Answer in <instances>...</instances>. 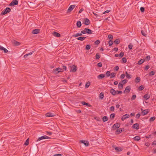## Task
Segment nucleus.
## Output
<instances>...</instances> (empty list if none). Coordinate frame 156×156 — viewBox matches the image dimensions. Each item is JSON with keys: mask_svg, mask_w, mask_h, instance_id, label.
<instances>
[{"mask_svg": "<svg viewBox=\"0 0 156 156\" xmlns=\"http://www.w3.org/2000/svg\"><path fill=\"white\" fill-rule=\"evenodd\" d=\"M145 59L147 60V61H149L150 60V57L149 55H147V56L146 57V58H145Z\"/></svg>", "mask_w": 156, "mask_h": 156, "instance_id": "obj_56", "label": "nucleus"}, {"mask_svg": "<svg viewBox=\"0 0 156 156\" xmlns=\"http://www.w3.org/2000/svg\"><path fill=\"white\" fill-rule=\"evenodd\" d=\"M118 87L120 89H122L123 87V84L121 82H120L118 84Z\"/></svg>", "mask_w": 156, "mask_h": 156, "instance_id": "obj_24", "label": "nucleus"}, {"mask_svg": "<svg viewBox=\"0 0 156 156\" xmlns=\"http://www.w3.org/2000/svg\"><path fill=\"white\" fill-rule=\"evenodd\" d=\"M81 103V104L83 105H86L88 107H91V106H92L90 105L88 103H87L84 101H82Z\"/></svg>", "mask_w": 156, "mask_h": 156, "instance_id": "obj_15", "label": "nucleus"}, {"mask_svg": "<svg viewBox=\"0 0 156 156\" xmlns=\"http://www.w3.org/2000/svg\"><path fill=\"white\" fill-rule=\"evenodd\" d=\"M86 31L85 30V28L84 29V30H83L81 32V33H82V34H85L87 33H86Z\"/></svg>", "mask_w": 156, "mask_h": 156, "instance_id": "obj_58", "label": "nucleus"}, {"mask_svg": "<svg viewBox=\"0 0 156 156\" xmlns=\"http://www.w3.org/2000/svg\"><path fill=\"white\" fill-rule=\"evenodd\" d=\"M144 89V87L143 86L141 85L139 87H138V89L140 91H141L143 90Z\"/></svg>", "mask_w": 156, "mask_h": 156, "instance_id": "obj_41", "label": "nucleus"}, {"mask_svg": "<svg viewBox=\"0 0 156 156\" xmlns=\"http://www.w3.org/2000/svg\"><path fill=\"white\" fill-rule=\"evenodd\" d=\"M62 154H54L53 156H62Z\"/></svg>", "mask_w": 156, "mask_h": 156, "instance_id": "obj_64", "label": "nucleus"}, {"mask_svg": "<svg viewBox=\"0 0 156 156\" xmlns=\"http://www.w3.org/2000/svg\"><path fill=\"white\" fill-rule=\"evenodd\" d=\"M103 120L104 122H105L107 120V117L106 116H105L103 118Z\"/></svg>", "mask_w": 156, "mask_h": 156, "instance_id": "obj_52", "label": "nucleus"}, {"mask_svg": "<svg viewBox=\"0 0 156 156\" xmlns=\"http://www.w3.org/2000/svg\"><path fill=\"white\" fill-rule=\"evenodd\" d=\"M13 43L16 46L19 45L20 44V43L19 42H18L16 41H14Z\"/></svg>", "mask_w": 156, "mask_h": 156, "instance_id": "obj_27", "label": "nucleus"}, {"mask_svg": "<svg viewBox=\"0 0 156 156\" xmlns=\"http://www.w3.org/2000/svg\"><path fill=\"white\" fill-rule=\"evenodd\" d=\"M119 67L118 66H116L115 68V71H118L119 69Z\"/></svg>", "mask_w": 156, "mask_h": 156, "instance_id": "obj_62", "label": "nucleus"}, {"mask_svg": "<svg viewBox=\"0 0 156 156\" xmlns=\"http://www.w3.org/2000/svg\"><path fill=\"white\" fill-rule=\"evenodd\" d=\"M76 25L78 28L80 27L82 25L81 22L80 21H77L76 23Z\"/></svg>", "mask_w": 156, "mask_h": 156, "instance_id": "obj_23", "label": "nucleus"}, {"mask_svg": "<svg viewBox=\"0 0 156 156\" xmlns=\"http://www.w3.org/2000/svg\"><path fill=\"white\" fill-rule=\"evenodd\" d=\"M136 97V95L135 94L133 95L131 98V100H133L135 99Z\"/></svg>", "mask_w": 156, "mask_h": 156, "instance_id": "obj_51", "label": "nucleus"}, {"mask_svg": "<svg viewBox=\"0 0 156 156\" xmlns=\"http://www.w3.org/2000/svg\"><path fill=\"white\" fill-rule=\"evenodd\" d=\"M29 144V138H28L26 140L24 144V145H28Z\"/></svg>", "mask_w": 156, "mask_h": 156, "instance_id": "obj_39", "label": "nucleus"}, {"mask_svg": "<svg viewBox=\"0 0 156 156\" xmlns=\"http://www.w3.org/2000/svg\"><path fill=\"white\" fill-rule=\"evenodd\" d=\"M76 5H71L67 11V13L70 12L75 7Z\"/></svg>", "mask_w": 156, "mask_h": 156, "instance_id": "obj_4", "label": "nucleus"}, {"mask_svg": "<svg viewBox=\"0 0 156 156\" xmlns=\"http://www.w3.org/2000/svg\"><path fill=\"white\" fill-rule=\"evenodd\" d=\"M155 119V117L154 116L151 117L149 119V121L150 122L153 121Z\"/></svg>", "mask_w": 156, "mask_h": 156, "instance_id": "obj_38", "label": "nucleus"}, {"mask_svg": "<svg viewBox=\"0 0 156 156\" xmlns=\"http://www.w3.org/2000/svg\"><path fill=\"white\" fill-rule=\"evenodd\" d=\"M129 117V115L126 114L124 115L122 118V120L124 121L125 119L127 118H128Z\"/></svg>", "mask_w": 156, "mask_h": 156, "instance_id": "obj_6", "label": "nucleus"}, {"mask_svg": "<svg viewBox=\"0 0 156 156\" xmlns=\"http://www.w3.org/2000/svg\"><path fill=\"white\" fill-rule=\"evenodd\" d=\"M90 83L89 82H87L85 85V87L86 88H87L90 85Z\"/></svg>", "mask_w": 156, "mask_h": 156, "instance_id": "obj_42", "label": "nucleus"}, {"mask_svg": "<svg viewBox=\"0 0 156 156\" xmlns=\"http://www.w3.org/2000/svg\"><path fill=\"white\" fill-rule=\"evenodd\" d=\"M90 46L89 44L87 45L85 48V49L87 50H88L89 49H90Z\"/></svg>", "mask_w": 156, "mask_h": 156, "instance_id": "obj_40", "label": "nucleus"}, {"mask_svg": "<svg viewBox=\"0 0 156 156\" xmlns=\"http://www.w3.org/2000/svg\"><path fill=\"white\" fill-rule=\"evenodd\" d=\"M82 35V33H77L76 34H74L73 35V37H76L78 36H81Z\"/></svg>", "mask_w": 156, "mask_h": 156, "instance_id": "obj_26", "label": "nucleus"}, {"mask_svg": "<svg viewBox=\"0 0 156 156\" xmlns=\"http://www.w3.org/2000/svg\"><path fill=\"white\" fill-rule=\"evenodd\" d=\"M108 43L109 46H111L113 44V41L111 40H110L109 41Z\"/></svg>", "mask_w": 156, "mask_h": 156, "instance_id": "obj_44", "label": "nucleus"}, {"mask_svg": "<svg viewBox=\"0 0 156 156\" xmlns=\"http://www.w3.org/2000/svg\"><path fill=\"white\" fill-rule=\"evenodd\" d=\"M132 128L133 129H139V124L137 123L134 124L133 125Z\"/></svg>", "mask_w": 156, "mask_h": 156, "instance_id": "obj_8", "label": "nucleus"}, {"mask_svg": "<svg viewBox=\"0 0 156 156\" xmlns=\"http://www.w3.org/2000/svg\"><path fill=\"white\" fill-rule=\"evenodd\" d=\"M141 110L142 111V113L143 114V115H144L147 114L149 112L148 111V109H145L144 110H143V109L141 108Z\"/></svg>", "mask_w": 156, "mask_h": 156, "instance_id": "obj_10", "label": "nucleus"}, {"mask_svg": "<svg viewBox=\"0 0 156 156\" xmlns=\"http://www.w3.org/2000/svg\"><path fill=\"white\" fill-rule=\"evenodd\" d=\"M77 70V67L76 66L74 65L71 68L70 71L72 72H75Z\"/></svg>", "mask_w": 156, "mask_h": 156, "instance_id": "obj_7", "label": "nucleus"}, {"mask_svg": "<svg viewBox=\"0 0 156 156\" xmlns=\"http://www.w3.org/2000/svg\"><path fill=\"white\" fill-rule=\"evenodd\" d=\"M40 30L39 29H35L34 30L32 31V33L34 34H38Z\"/></svg>", "mask_w": 156, "mask_h": 156, "instance_id": "obj_12", "label": "nucleus"}, {"mask_svg": "<svg viewBox=\"0 0 156 156\" xmlns=\"http://www.w3.org/2000/svg\"><path fill=\"white\" fill-rule=\"evenodd\" d=\"M105 75L104 74H101L98 76V78L100 79H102L105 77Z\"/></svg>", "mask_w": 156, "mask_h": 156, "instance_id": "obj_31", "label": "nucleus"}, {"mask_svg": "<svg viewBox=\"0 0 156 156\" xmlns=\"http://www.w3.org/2000/svg\"><path fill=\"white\" fill-rule=\"evenodd\" d=\"M140 116V113L137 114L136 115V118L139 119Z\"/></svg>", "mask_w": 156, "mask_h": 156, "instance_id": "obj_63", "label": "nucleus"}, {"mask_svg": "<svg viewBox=\"0 0 156 156\" xmlns=\"http://www.w3.org/2000/svg\"><path fill=\"white\" fill-rule=\"evenodd\" d=\"M120 127V125L118 123H116L114 124L113 126V127L114 128H119Z\"/></svg>", "mask_w": 156, "mask_h": 156, "instance_id": "obj_33", "label": "nucleus"}, {"mask_svg": "<svg viewBox=\"0 0 156 156\" xmlns=\"http://www.w3.org/2000/svg\"><path fill=\"white\" fill-rule=\"evenodd\" d=\"M18 4V2L17 0H13L9 4L10 6H14L17 5Z\"/></svg>", "mask_w": 156, "mask_h": 156, "instance_id": "obj_3", "label": "nucleus"}, {"mask_svg": "<svg viewBox=\"0 0 156 156\" xmlns=\"http://www.w3.org/2000/svg\"><path fill=\"white\" fill-rule=\"evenodd\" d=\"M111 93L113 95H115L116 94V91H115L114 89H112L110 91Z\"/></svg>", "mask_w": 156, "mask_h": 156, "instance_id": "obj_16", "label": "nucleus"}, {"mask_svg": "<svg viewBox=\"0 0 156 156\" xmlns=\"http://www.w3.org/2000/svg\"><path fill=\"white\" fill-rule=\"evenodd\" d=\"M133 139L135 141H138L140 139V138L139 136H136L133 138Z\"/></svg>", "mask_w": 156, "mask_h": 156, "instance_id": "obj_25", "label": "nucleus"}, {"mask_svg": "<svg viewBox=\"0 0 156 156\" xmlns=\"http://www.w3.org/2000/svg\"><path fill=\"white\" fill-rule=\"evenodd\" d=\"M115 150L117 152L121 151H122V149L119 147H115Z\"/></svg>", "mask_w": 156, "mask_h": 156, "instance_id": "obj_34", "label": "nucleus"}, {"mask_svg": "<svg viewBox=\"0 0 156 156\" xmlns=\"http://www.w3.org/2000/svg\"><path fill=\"white\" fill-rule=\"evenodd\" d=\"M86 38V37H78L77 39V40L81 41H83Z\"/></svg>", "mask_w": 156, "mask_h": 156, "instance_id": "obj_22", "label": "nucleus"}, {"mask_svg": "<svg viewBox=\"0 0 156 156\" xmlns=\"http://www.w3.org/2000/svg\"><path fill=\"white\" fill-rule=\"evenodd\" d=\"M46 116L47 117H51L55 116L54 115L52 114V113L50 112H48L46 114Z\"/></svg>", "mask_w": 156, "mask_h": 156, "instance_id": "obj_20", "label": "nucleus"}, {"mask_svg": "<svg viewBox=\"0 0 156 156\" xmlns=\"http://www.w3.org/2000/svg\"><path fill=\"white\" fill-rule=\"evenodd\" d=\"M132 47H133V45L132 44H130L128 45V48H129V50L131 49L132 48Z\"/></svg>", "mask_w": 156, "mask_h": 156, "instance_id": "obj_55", "label": "nucleus"}, {"mask_svg": "<svg viewBox=\"0 0 156 156\" xmlns=\"http://www.w3.org/2000/svg\"><path fill=\"white\" fill-rule=\"evenodd\" d=\"M115 115V114L114 113H112L110 115V118L111 119H113Z\"/></svg>", "mask_w": 156, "mask_h": 156, "instance_id": "obj_36", "label": "nucleus"}, {"mask_svg": "<svg viewBox=\"0 0 156 156\" xmlns=\"http://www.w3.org/2000/svg\"><path fill=\"white\" fill-rule=\"evenodd\" d=\"M48 138H50V137L48 136H47L46 135H45L44 136H42L41 137H39L38 138V139L37 140V141H40L42 139H48Z\"/></svg>", "mask_w": 156, "mask_h": 156, "instance_id": "obj_5", "label": "nucleus"}, {"mask_svg": "<svg viewBox=\"0 0 156 156\" xmlns=\"http://www.w3.org/2000/svg\"><path fill=\"white\" fill-rule=\"evenodd\" d=\"M149 68H150V66H149L147 65V66H146L144 68V69L145 70H147Z\"/></svg>", "mask_w": 156, "mask_h": 156, "instance_id": "obj_59", "label": "nucleus"}, {"mask_svg": "<svg viewBox=\"0 0 156 156\" xmlns=\"http://www.w3.org/2000/svg\"><path fill=\"white\" fill-rule=\"evenodd\" d=\"M110 110L111 111H114V107L113 106H111L110 108Z\"/></svg>", "mask_w": 156, "mask_h": 156, "instance_id": "obj_57", "label": "nucleus"}, {"mask_svg": "<svg viewBox=\"0 0 156 156\" xmlns=\"http://www.w3.org/2000/svg\"><path fill=\"white\" fill-rule=\"evenodd\" d=\"M114 42L116 44H118L120 43V41L119 39H117L115 40Z\"/></svg>", "mask_w": 156, "mask_h": 156, "instance_id": "obj_32", "label": "nucleus"}, {"mask_svg": "<svg viewBox=\"0 0 156 156\" xmlns=\"http://www.w3.org/2000/svg\"><path fill=\"white\" fill-rule=\"evenodd\" d=\"M122 60L123 63H125L127 61L126 58L125 57L123 58L122 59Z\"/></svg>", "mask_w": 156, "mask_h": 156, "instance_id": "obj_37", "label": "nucleus"}, {"mask_svg": "<svg viewBox=\"0 0 156 156\" xmlns=\"http://www.w3.org/2000/svg\"><path fill=\"white\" fill-rule=\"evenodd\" d=\"M53 34L55 36L57 37H60L61 36L60 34L56 32H54L53 33Z\"/></svg>", "mask_w": 156, "mask_h": 156, "instance_id": "obj_19", "label": "nucleus"}, {"mask_svg": "<svg viewBox=\"0 0 156 156\" xmlns=\"http://www.w3.org/2000/svg\"><path fill=\"white\" fill-rule=\"evenodd\" d=\"M126 78H127L130 79L131 78V76L127 72H126Z\"/></svg>", "mask_w": 156, "mask_h": 156, "instance_id": "obj_30", "label": "nucleus"}, {"mask_svg": "<svg viewBox=\"0 0 156 156\" xmlns=\"http://www.w3.org/2000/svg\"><path fill=\"white\" fill-rule=\"evenodd\" d=\"M150 95H149V94H145L144 96V98L146 100H147L148 99L150 98Z\"/></svg>", "mask_w": 156, "mask_h": 156, "instance_id": "obj_21", "label": "nucleus"}, {"mask_svg": "<svg viewBox=\"0 0 156 156\" xmlns=\"http://www.w3.org/2000/svg\"><path fill=\"white\" fill-rule=\"evenodd\" d=\"M113 36L111 34H109L108 35V38L109 39L112 40L113 39Z\"/></svg>", "mask_w": 156, "mask_h": 156, "instance_id": "obj_48", "label": "nucleus"}, {"mask_svg": "<svg viewBox=\"0 0 156 156\" xmlns=\"http://www.w3.org/2000/svg\"><path fill=\"white\" fill-rule=\"evenodd\" d=\"M131 90L130 87L129 86L126 87L125 88L124 92H126L127 93H129Z\"/></svg>", "mask_w": 156, "mask_h": 156, "instance_id": "obj_18", "label": "nucleus"}, {"mask_svg": "<svg viewBox=\"0 0 156 156\" xmlns=\"http://www.w3.org/2000/svg\"><path fill=\"white\" fill-rule=\"evenodd\" d=\"M123 130H122L121 128L118 129L116 131L115 134H118L122 132Z\"/></svg>", "mask_w": 156, "mask_h": 156, "instance_id": "obj_17", "label": "nucleus"}, {"mask_svg": "<svg viewBox=\"0 0 156 156\" xmlns=\"http://www.w3.org/2000/svg\"><path fill=\"white\" fill-rule=\"evenodd\" d=\"M63 70L62 68L58 67L55 69H54L53 70V72L55 74H57L58 73L63 72Z\"/></svg>", "mask_w": 156, "mask_h": 156, "instance_id": "obj_2", "label": "nucleus"}, {"mask_svg": "<svg viewBox=\"0 0 156 156\" xmlns=\"http://www.w3.org/2000/svg\"><path fill=\"white\" fill-rule=\"evenodd\" d=\"M95 57H96V59H99L100 57V56L99 55V53H97L96 54Z\"/></svg>", "mask_w": 156, "mask_h": 156, "instance_id": "obj_47", "label": "nucleus"}, {"mask_svg": "<svg viewBox=\"0 0 156 156\" xmlns=\"http://www.w3.org/2000/svg\"><path fill=\"white\" fill-rule=\"evenodd\" d=\"M145 10L144 8V7H141L140 8V10L141 12H144Z\"/></svg>", "mask_w": 156, "mask_h": 156, "instance_id": "obj_53", "label": "nucleus"}, {"mask_svg": "<svg viewBox=\"0 0 156 156\" xmlns=\"http://www.w3.org/2000/svg\"><path fill=\"white\" fill-rule=\"evenodd\" d=\"M97 65L99 67H101L102 66V64L101 62H100L98 63Z\"/></svg>", "mask_w": 156, "mask_h": 156, "instance_id": "obj_60", "label": "nucleus"}, {"mask_svg": "<svg viewBox=\"0 0 156 156\" xmlns=\"http://www.w3.org/2000/svg\"><path fill=\"white\" fill-rule=\"evenodd\" d=\"M140 80V78L139 77H137L135 79V82L136 83L139 82Z\"/></svg>", "mask_w": 156, "mask_h": 156, "instance_id": "obj_29", "label": "nucleus"}, {"mask_svg": "<svg viewBox=\"0 0 156 156\" xmlns=\"http://www.w3.org/2000/svg\"><path fill=\"white\" fill-rule=\"evenodd\" d=\"M124 52H121L120 53L119 55V56L120 57V58H122V57H123L124 55Z\"/></svg>", "mask_w": 156, "mask_h": 156, "instance_id": "obj_49", "label": "nucleus"}, {"mask_svg": "<svg viewBox=\"0 0 156 156\" xmlns=\"http://www.w3.org/2000/svg\"><path fill=\"white\" fill-rule=\"evenodd\" d=\"M141 33L145 37H146L147 35L146 34V33L144 30H141Z\"/></svg>", "mask_w": 156, "mask_h": 156, "instance_id": "obj_50", "label": "nucleus"}, {"mask_svg": "<svg viewBox=\"0 0 156 156\" xmlns=\"http://www.w3.org/2000/svg\"><path fill=\"white\" fill-rule=\"evenodd\" d=\"M100 42V41L99 40H97L96 41H95V42H94V43L98 45L99 44Z\"/></svg>", "mask_w": 156, "mask_h": 156, "instance_id": "obj_54", "label": "nucleus"}, {"mask_svg": "<svg viewBox=\"0 0 156 156\" xmlns=\"http://www.w3.org/2000/svg\"><path fill=\"white\" fill-rule=\"evenodd\" d=\"M84 23L86 25H88L90 23V21L87 18H86L84 19Z\"/></svg>", "mask_w": 156, "mask_h": 156, "instance_id": "obj_11", "label": "nucleus"}, {"mask_svg": "<svg viewBox=\"0 0 156 156\" xmlns=\"http://www.w3.org/2000/svg\"><path fill=\"white\" fill-rule=\"evenodd\" d=\"M127 80L126 79L122 80L121 83H122L123 84H126L127 82Z\"/></svg>", "mask_w": 156, "mask_h": 156, "instance_id": "obj_43", "label": "nucleus"}, {"mask_svg": "<svg viewBox=\"0 0 156 156\" xmlns=\"http://www.w3.org/2000/svg\"><path fill=\"white\" fill-rule=\"evenodd\" d=\"M104 96V93L103 92H101L100 94V98L101 99L103 98Z\"/></svg>", "mask_w": 156, "mask_h": 156, "instance_id": "obj_45", "label": "nucleus"}, {"mask_svg": "<svg viewBox=\"0 0 156 156\" xmlns=\"http://www.w3.org/2000/svg\"><path fill=\"white\" fill-rule=\"evenodd\" d=\"M144 61L145 60H144V59H141L140 60L138 61L137 64L139 65H141L144 62Z\"/></svg>", "mask_w": 156, "mask_h": 156, "instance_id": "obj_28", "label": "nucleus"}, {"mask_svg": "<svg viewBox=\"0 0 156 156\" xmlns=\"http://www.w3.org/2000/svg\"><path fill=\"white\" fill-rule=\"evenodd\" d=\"M125 74H122L121 76H120V77L121 79H123V78H124V77H125Z\"/></svg>", "mask_w": 156, "mask_h": 156, "instance_id": "obj_61", "label": "nucleus"}, {"mask_svg": "<svg viewBox=\"0 0 156 156\" xmlns=\"http://www.w3.org/2000/svg\"><path fill=\"white\" fill-rule=\"evenodd\" d=\"M85 30L86 31L87 33L88 34H91L92 33V31L88 28H85Z\"/></svg>", "mask_w": 156, "mask_h": 156, "instance_id": "obj_14", "label": "nucleus"}, {"mask_svg": "<svg viewBox=\"0 0 156 156\" xmlns=\"http://www.w3.org/2000/svg\"><path fill=\"white\" fill-rule=\"evenodd\" d=\"M11 9L7 7L5 9H4L1 12V15H4L9 12L11 11Z\"/></svg>", "mask_w": 156, "mask_h": 156, "instance_id": "obj_1", "label": "nucleus"}, {"mask_svg": "<svg viewBox=\"0 0 156 156\" xmlns=\"http://www.w3.org/2000/svg\"><path fill=\"white\" fill-rule=\"evenodd\" d=\"M155 74V72L153 71H151L149 73V75L150 76H151L154 75Z\"/></svg>", "mask_w": 156, "mask_h": 156, "instance_id": "obj_46", "label": "nucleus"}, {"mask_svg": "<svg viewBox=\"0 0 156 156\" xmlns=\"http://www.w3.org/2000/svg\"><path fill=\"white\" fill-rule=\"evenodd\" d=\"M0 50L3 51L5 53H7L8 51V50L6 49L1 45H0Z\"/></svg>", "mask_w": 156, "mask_h": 156, "instance_id": "obj_9", "label": "nucleus"}, {"mask_svg": "<svg viewBox=\"0 0 156 156\" xmlns=\"http://www.w3.org/2000/svg\"><path fill=\"white\" fill-rule=\"evenodd\" d=\"M82 143H83L86 146H88L89 145V142L87 141H85L83 140H81L80 141Z\"/></svg>", "mask_w": 156, "mask_h": 156, "instance_id": "obj_13", "label": "nucleus"}, {"mask_svg": "<svg viewBox=\"0 0 156 156\" xmlns=\"http://www.w3.org/2000/svg\"><path fill=\"white\" fill-rule=\"evenodd\" d=\"M115 75H116L115 73L113 72L112 73H111V76L110 77V78H113V77H115Z\"/></svg>", "mask_w": 156, "mask_h": 156, "instance_id": "obj_35", "label": "nucleus"}]
</instances>
